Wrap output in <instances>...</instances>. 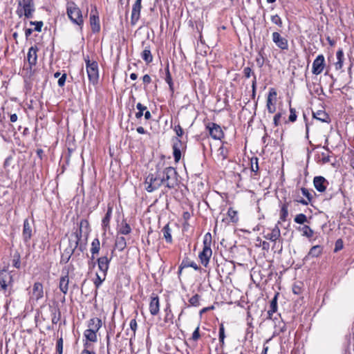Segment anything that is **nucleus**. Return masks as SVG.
Here are the masks:
<instances>
[{
  "label": "nucleus",
  "instance_id": "f257e3e1",
  "mask_svg": "<svg viewBox=\"0 0 354 354\" xmlns=\"http://www.w3.org/2000/svg\"><path fill=\"white\" fill-rule=\"evenodd\" d=\"M102 319L98 317L91 318L87 322V328L84 332L86 342H97V333L102 328Z\"/></svg>",
  "mask_w": 354,
  "mask_h": 354
},
{
  "label": "nucleus",
  "instance_id": "f03ea898",
  "mask_svg": "<svg viewBox=\"0 0 354 354\" xmlns=\"http://www.w3.org/2000/svg\"><path fill=\"white\" fill-rule=\"evenodd\" d=\"M66 12L71 21L82 28L84 23L82 11L74 2H68L67 3Z\"/></svg>",
  "mask_w": 354,
  "mask_h": 354
},
{
  "label": "nucleus",
  "instance_id": "7ed1b4c3",
  "mask_svg": "<svg viewBox=\"0 0 354 354\" xmlns=\"http://www.w3.org/2000/svg\"><path fill=\"white\" fill-rule=\"evenodd\" d=\"M162 185L168 188H174L177 185V173L174 167H166L161 174Z\"/></svg>",
  "mask_w": 354,
  "mask_h": 354
},
{
  "label": "nucleus",
  "instance_id": "20e7f679",
  "mask_svg": "<svg viewBox=\"0 0 354 354\" xmlns=\"http://www.w3.org/2000/svg\"><path fill=\"white\" fill-rule=\"evenodd\" d=\"M86 69L89 81L93 84H97L99 79L98 64L95 61H91L88 56L84 57Z\"/></svg>",
  "mask_w": 354,
  "mask_h": 354
},
{
  "label": "nucleus",
  "instance_id": "39448f33",
  "mask_svg": "<svg viewBox=\"0 0 354 354\" xmlns=\"http://www.w3.org/2000/svg\"><path fill=\"white\" fill-rule=\"evenodd\" d=\"M162 185L161 174H149L147 176L145 181V189L149 192H152L158 189Z\"/></svg>",
  "mask_w": 354,
  "mask_h": 354
},
{
  "label": "nucleus",
  "instance_id": "423d86ee",
  "mask_svg": "<svg viewBox=\"0 0 354 354\" xmlns=\"http://www.w3.org/2000/svg\"><path fill=\"white\" fill-rule=\"evenodd\" d=\"M35 11L33 0H20L17 14L19 16L24 15L26 18H31Z\"/></svg>",
  "mask_w": 354,
  "mask_h": 354
},
{
  "label": "nucleus",
  "instance_id": "0eeeda50",
  "mask_svg": "<svg viewBox=\"0 0 354 354\" xmlns=\"http://www.w3.org/2000/svg\"><path fill=\"white\" fill-rule=\"evenodd\" d=\"M277 95L276 90L273 88H270L266 102V107L270 113H273L276 111Z\"/></svg>",
  "mask_w": 354,
  "mask_h": 354
},
{
  "label": "nucleus",
  "instance_id": "6e6552de",
  "mask_svg": "<svg viewBox=\"0 0 354 354\" xmlns=\"http://www.w3.org/2000/svg\"><path fill=\"white\" fill-rule=\"evenodd\" d=\"M207 129L213 139L221 140L224 136L221 127L216 123H209L207 125Z\"/></svg>",
  "mask_w": 354,
  "mask_h": 354
},
{
  "label": "nucleus",
  "instance_id": "1a4fd4ad",
  "mask_svg": "<svg viewBox=\"0 0 354 354\" xmlns=\"http://www.w3.org/2000/svg\"><path fill=\"white\" fill-rule=\"evenodd\" d=\"M325 67V58L323 55H319L313 61L312 66V73L314 75L321 74Z\"/></svg>",
  "mask_w": 354,
  "mask_h": 354
},
{
  "label": "nucleus",
  "instance_id": "9d476101",
  "mask_svg": "<svg viewBox=\"0 0 354 354\" xmlns=\"http://www.w3.org/2000/svg\"><path fill=\"white\" fill-rule=\"evenodd\" d=\"M44 297V287L41 283H34L32 291L30 292V299L38 301Z\"/></svg>",
  "mask_w": 354,
  "mask_h": 354
},
{
  "label": "nucleus",
  "instance_id": "9b49d317",
  "mask_svg": "<svg viewBox=\"0 0 354 354\" xmlns=\"http://www.w3.org/2000/svg\"><path fill=\"white\" fill-rule=\"evenodd\" d=\"M272 41L281 50H287L288 48V40L282 37L278 32H274L272 35Z\"/></svg>",
  "mask_w": 354,
  "mask_h": 354
},
{
  "label": "nucleus",
  "instance_id": "f8f14e48",
  "mask_svg": "<svg viewBox=\"0 0 354 354\" xmlns=\"http://www.w3.org/2000/svg\"><path fill=\"white\" fill-rule=\"evenodd\" d=\"M142 0H136L132 7L131 21L132 24H136L140 19Z\"/></svg>",
  "mask_w": 354,
  "mask_h": 354
},
{
  "label": "nucleus",
  "instance_id": "ddd939ff",
  "mask_svg": "<svg viewBox=\"0 0 354 354\" xmlns=\"http://www.w3.org/2000/svg\"><path fill=\"white\" fill-rule=\"evenodd\" d=\"M12 281V276L6 270H0V290H6Z\"/></svg>",
  "mask_w": 354,
  "mask_h": 354
},
{
  "label": "nucleus",
  "instance_id": "4468645a",
  "mask_svg": "<svg viewBox=\"0 0 354 354\" xmlns=\"http://www.w3.org/2000/svg\"><path fill=\"white\" fill-rule=\"evenodd\" d=\"M281 221H279L275 226L271 229L270 232L267 233L264 237L270 241L276 242L281 236V231L279 227Z\"/></svg>",
  "mask_w": 354,
  "mask_h": 354
},
{
  "label": "nucleus",
  "instance_id": "2eb2a0df",
  "mask_svg": "<svg viewBox=\"0 0 354 354\" xmlns=\"http://www.w3.org/2000/svg\"><path fill=\"white\" fill-rule=\"evenodd\" d=\"M313 184L315 188L319 192H325L327 185H328V181L322 176H316L314 178Z\"/></svg>",
  "mask_w": 354,
  "mask_h": 354
},
{
  "label": "nucleus",
  "instance_id": "dca6fc26",
  "mask_svg": "<svg viewBox=\"0 0 354 354\" xmlns=\"http://www.w3.org/2000/svg\"><path fill=\"white\" fill-rule=\"evenodd\" d=\"M38 51V48L36 46H31L27 54V60L30 65V67L36 65L37 61V53Z\"/></svg>",
  "mask_w": 354,
  "mask_h": 354
},
{
  "label": "nucleus",
  "instance_id": "f3484780",
  "mask_svg": "<svg viewBox=\"0 0 354 354\" xmlns=\"http://www.w3.org/2000/svg\"><path fill=\"white\" fill-rule=\"evenodd\" d=\"M212 255V250L211 248H203L202 252L199 253V259L201 263L204 266H207L209 263V259Z\"/></svg>",
  "mask_w": 354,
  "mask_h": 354
},
{
  "label": "nucleus",
  "instance_id": "a211bd4d",
  "mask_svg": "<svg viewBox=\"0 0 354 354\" xmlns=\"http://www.w3.org/2000/svg\"><path fill=\"white\" fill-rule=\"evenodd\" d=\"M22 236L24 241L26 243L28 242L32 237V228L28 219H25L24 221Z\"/></svg>",
  "mask_w": 354,
  "mask_h": 354
},
{
  "label": "nucleus",
  "instance_id": "6ab92c4d",
  "mask_svg": "<svg viewBox=\"0 0 354 354\" xmlns=\"http://www.w3.org/2000/svg\"><path fill=\"white\" fill-rule=\"evenodd\" d=\"M160 310V302L157 296H152L149 303V311L152 315H156Z\"/></svg>",
  "mask_w": 354,
  "mask_h": 354
},
{
  "label": "nucleus",
  "instance_id": "aec40b11",
  "mask_svg": "<svg viewBox=\"0 0 354 354\" xmlns=\"http://www.w3.org/2000/svg\"><path fill=\"white\" fill-rule=\"evenodd\" d=\"M68 285H69V277L68 272L62 276L59 279V288L62 292L64 295L67 294L68 290Z\"/></svg>",
  "mask_w": 354,
  "mask_h": 354
},
{
  "label": "nucleus",
  "instance_id": "412c9836",
  "mask_svg": "<svg viewBox=\"0 0 354 354\" xmlns=\"http://www.w3.org/2000/svg\"><path fill=\"white\" fill-rule=\"evenodd\" d=\"M97 263L100 272L106 274L109 265V259L106 257H102L97 259Z\"/></svg>",
  "mask_w": 354,
  "mask_h": 354
},
{
  "label": "nucleus",
  "instance_id": "4be33fe9",
  "mask_svg": "<svg viewBox=\"0 0 354 354\" xmlns=\"http://www.w3.org/2000/svg\"><path fill=\"white\" fill-rule=\"evenodd\" d=\"M90 24L91 26L92 31L93 32H97L100 30L99 17L93 14L90 16Z\"/></svg>",
  "mask_w": 354,
  "mask_h": 354
},
{
  "label": "nucleus",
  "instance_id": "5701e85b",
  "mask_svg": "<svg viewBox=\"0 0 354 354\" xmlns=\"http://www.w3.org/2000/svg\"><path fill=\"white\" fill-rule=\"evenodd\" d=\"M182 143L180 140H176L173 145V155L176 162H178L181 158L180 147Z\"/></svg>",
  "mask_w": 354,
  "mask_h": 354
},
{
  "label": "nucleus",
  "instance_id": "b1692460",
  "mask_svg": "<svg viewBox=\"0 0 354 354\" xmlns=\"http://www.w3.org/2000/svg\"><path fill=\"white\" fill-rule=\"evenodd\" d=\"M313 117L317 120L323 122H330V118L328 115L323 110H319L317 112H313Z\"/></svg>",
  "mask_w": 354,
  "mask_h": 354
},
{
  "label": "nucleus",
  "instance_id": "393cba45",
  "mask_svg": "<svg viewBox=\"0 0 354 354\" xmlns=\"http://www.w3.org/2000/svg\"><path fill=\"white\" fill-rule=\"evenodd\" d=\"M228 155V149L227 147L222 145L217 150L216 156L218 160L223 161L227 158Z\"/></svg>",
  "mask_w": 354,
  "mask_h": 354
},
{
  "label": "nucleus",
  "instance_id": "a878e982",
  "mask_svg": "<svg viewBox=\"0 0 354 354\" xmlns=\"http://www.w3.org/2000/svg\"><path fill=\"white\" fill-rule=\"evenodd\" d=\"M111 214H112V207H109L107 212L102 221V226L104 230H105V231L106 230L107 228H109V223H110Z\"/></svg>",
  "mask_w": 354,
  "mask_h": 354
},
{
  "label": "nucleus",
  "instance_id": "bb28decb",
  "mask_svg": "<svg viewBox=\"0 0 354 354\" xmlns=\"http://www.w3.org/2000/svg\"><path fill=\"white\" fill-rule=\"evenodd\" d=\"M228 222L236 223L239 221L238 212L232 207H230L227 210Z\"/></svg>",
  "mask_w": 354,
  "mask_h": 354
},
{
  "label": "nucleus",
  "instance_id": "cd10ccee",
  "mask_svg": "<svg viewBox=\"0 0 354 354\" xmlns=\"http://www.w3.org/2000/svg\"><path fill=\"white\" fill-rule=\"evenodd\" d=\"M336 57L337 62H335V66L337 70H339L342 68L344 62V53L342 49L337 50Z\"/></svg>",
  "mask_w": 354,
  "mask_h": 354
},
{
  "label": "nucleus",
  "instance_id": "c85d7f7f",
  "mask_svg": "<svg viewBox=\"0 0 354 354\" xmlns=\"http://www.w3.org/2000/svg\"><path fill=\"white\" fill-rule=\"evenodd\" d=\"M115 245L118 250L122 251L127 245L125 239L123 236H118Z\"/></svg>",
  "mask_w": 354,
  "mask_h": 354
},
{
  "label": "nucleus",
  "instance_id": "c756f323",
  "mask_svg": "<svg viewBox=\"0 0 354 354\" xmlns=\"http://www.w3.org/2000/svg\"><path fill=\"white\" fill-rule=\"evenodd\" d=\"M141 57L147 64L151 63L153 60L152 55L151 53L150 50L148 48H145L144 49V50L142 53Z\"/></svg>",
  "mask_w": 354,
  "mask_h": 354
},
{
  "label": "nucleus",
  "instance_id": "7c9ffc66",
  "mask_svg": "<svg viewBox=\"0 0 354 354\" xmlns=\"http://www.w3.org/2000/svg\"><path fill=\"white\" fill-rule=\"evenodd\" d=\"M322 252V248L320 245L313 246L309 251L308 255L313 257H319Z\"/></svg>",
  "mask_w": 354,
  "mask_h": 354
},
{
  "label": "nucleus",
  "instance_id": "2f4dec72",
  "mask_svg": "<svg viewBox=\"0 0 354 354\" xmlns=\"http://www.w3.org/2000/svg\"><path fill=\"white\" fill-rule=\"evenodd\" d=\"M299 230L302 232L303 236L308 238H311L314 234L313 230L308 225H304L299 227Z\"/></svg>",
  "mask_w": 354,
  "mask_h": 354
},
{
  "label": "nucleus",
  "instance_id": "473e14b6",
  "mask_svg": "<svg viewBox=\"0 0 354 354\" xmlns=\"http://www.w3.org/2000/svg\"><path fill=\"white\" fill-rule=\"evenodd\" d=\"M100 249V243L98 239H95L91 243V252L92 255L97 254Z\"/></svg>",
  "mask_w": 354,
  "mask_h": 354
},
{
  "label": "nucleus",
  "instance_id": "72a5a7b5",
  "mask_svg": "<svg viewBox=\"0 0 354 354\" xmlns=\"http://www.w3.org/2000/svg\"><path fill=\"white\" fill-rule=\"evenodd\" d=\"M162 231L163 233L164 238L166 239V241L167 243H171L172 237H171V229L169 228V225H166L162 228Z\"/></svg>",
  "mask_w": 354,
  "mask_h": 354
},
{
  "label": "nucleus",
  "instance_id": "f704fd0d",
  "mask_svg": "<svg viewBox=\"0 0 354 354\" xmlns=\"http://www.w3.org/2000/svg\"><path fill=\"white\" fill-rule=\"evenodd\" d=\"M106 275V274L102 272L96 273V278L94 280V284L95 285L96 288H99L102 283L105 280Z\"/></svg>",
  "mask_w": 354,
  "mask_h": 354
},
{
  "label": "nucleus",
  "instance_id": "c9c22d12",
  "mask_svg": "<svg viewBox=\"0 0 354 354\" xmlns=\"http://www.w3.org/2000/svg\"><path fill=\"white\" fill-rule=\"evenodd\" d=\"M277 310V297H274V298L271 301L270 309L268 311V314L269 315V317L271 318V316L273 313H274Z\"/></svg>",
  "mask_w": 354,
  "mask_h": 354
},
{
  "label": "nucleus",
  "instance_id": "e433bc0d",
  "mask_svg": "<svg viewBox=\"0 0 354 354\" xmlns=\"http://www.w3.org/2000/svg\"><path fill=\"white\" fill-rule=\"evenodd\" d=\"M187 267H192L196 270H197L198 269V267L195 262H194V261L188 262L187 261H183V262L181 263L180 268H180L179 272H181V270L183 268H187Z\"/></svg>",
  "mask_w": 354,
  "mask_h": 354
},
{
  "label": "nucleus",
  "instance_id": "4c0bfd02",
  "mask_svg": "<svg viewBox=\"0 0 354 354\" xmlns=\"http://www.w3.org/2000/svg\"><path fill=\"white\" fill-rule=\"evenodd\" d=\"M288 215V207L287 204H283L281 206L280 211V221H285Z\"/></svg>",
  "mask_w": 354,
  "mask_h": 354
},
{
  "label": "nucleus",
  "instance_id": "58836bf2",
  "mask_svg": "<svg viewBox=\"0 0 354 354\" xmlns=\"http://www.w3.org/2000/svg\"><path fill=\"white\" fill-rule=\"evenodd\" d=\"M212 244V235L207 232L205 234L203 238V248H211Z\"/></svg>",
  "mask_w": 354,
  "mask_h": 354
},
{
  "label": "nucleus",
  "instance_id": "ea45409f",
  "mask_svg": "<svg viewBox=\"0 0 354 354\" xmlns=\"http://www.w3.org/2000/svg\"><path fill=\"white\" fill-rule=\"evenodd\" d=\"M131 229L129 224L127 223H122L119 230V232L122 234H128L131 232Z\"/></svg>",
  "mask_w": 354,
  "mask_h": 354
},
{
  "label": "nucleus",
  "instance_id": "a19ab883",
  "mask_svg": "<svg viewBox=\"0 0 354 354\" xmlns=\"http://www.w3.org/2000/svg\"><path fill=\"white\" fill-rule=\"evenodd\" d=\"M294 220L295 223L299 224H304L308 221L306 216L304 214L296 215Z\"/></svg>",
  "mask_w": 354,
  "mask_h": 354
},
{
  "label": "nucleus",
  "instance_id": "79ce46f5",
  "mask_svg": "<svg viewBox=\"0 0 354 354\" xmlns=\"http://www.w3.org/2000/svg\"><path fill=\"white\" fill-rule=\"evenodd\" d=\"M136 108L138 112L136 113V118H140L143 115V111L147 109V107L139 102L137 104Z\"/></svg>",
  "mask_w": 354,
  "mask_h": 354
},
{
  "label": "nucleus",
  "instance_id": "37998d69",
  "mask_svg": "<svg viewBox=\"0 0 354 354\" xmlns=\"http://www.w3.org/2000/svg\"><path fill=\"white\" fill-rule=\"evenodd\" d=\"M271 21L273 24H276L279 28H281L283 26L282 20L278 15L271 16Z\"/></svg>",
  "mask_w": 354,
  "mask_h": 354
},
{
  "label": "nucleus",
  "instance_id": "c03bdc74",
  "mask_svg": "<svg viewBox=\"0 0 354 354\" xmlns=\"http://www.w3.org/2000/svg\"><path fill=\"white\" fill-rule=\"evenodd\" d=\"M165 81L169 84L170 90L173 91L174 90L173 82H172L171 76L170 75V73H169V71L168 68L167 69V72H166Z\"/></svg>",
  "mask_w": 354,
  "mask_h": 354
},
{
  "label": "nucleus",
  "instance_id": "a18cd8bd",
  "mask_svg": "<svg viewBox=\"0 0 354 354\" xmlns=\"http://www.w3.org/2000/svg\"><path fill=\"white\" fill-rule=\"evenodd\" d=\"M200 297L198 295L192 296L189 299V303L192 306H199Z\"/></svg>",
  "mask_w": 354,
  "mask_h": 354
},
{
  "label": "nucleus",
  "instance_id": "49530a36",
  "mask_svg": "<svg viewBox=\"0 0 354 354\" xmlns=\"http://www.w3.org/2000/svg\"><path fill=\"white\" fill-rule=\"evenodd\" d=\"M243 74H244V76L246 77V78H250L252 75L254 77V76H256L254 73L252 72V70L251 69V68L250 67H245L243 68Z\"/></svg>",
  "mask_w": 354,
  "mask_h": 354
},
{
  "label": "nucleus",
  "instance_id": "de8ad7c7",
  "mask_svg": "<svg viewBox=\"0 0 354 354\" xmlns=\"http://www.w3.org/2000/svg\"><path fill=\"white\" fill-rule=\"evenodd\" d=\"M57 351L59 354H62L63 352V339L60 337L57 342Z\"/></svg>",
  "mask_w": 354,
  "mask_h": 354
},
{
  "label": "nucleus",
  "instance_id": "09e8293b",
  "mask_svg": "<svg viewBox=\"0 0 354 354\" xmlns=\"http://www.w3.org/2000/svg\"><path fill=\"white\" fill-rule=\"evenodd\" d=\"M30 24L35 26V30L37 32H40L41 30V28L43 26L42 21H31Z\"/></svg>",
  "mask_w": 354,
  "mask_h": 354
},
{
  "label": "nucleus",
  "instance_id": "8fccbe9b",
  "mask_svg": "<svg viewBox=\"0 0 354 354\" xmlns=\"http://www.w3.org/2000/svg\"><path fill=\"white\" fill-rule=\"evenodd\" d=\"M225 331H224V326L223 324L220 326L219 328V340L221 342L223 343L224 339H225Z\"/></svg>",
  "mask_w": 354,
  "mask_h": 354
},
{
  "label": "nucleus",
  "instance_id": "3c124183",
  "mask_svg": "<svg viewBox=\"0 0 354 354\" xmlns=\"http://www.w3.org/2000/svg\"><path fill=\"white\" fill-rule=\"evenodd\" d=\"M129 326H130L131 329L133 332V334L135 335L136 331L137 328H138V324H137L136 320L135 319H131V322H130Z\"/></svg>",
  "mask_w": 354,
  "mask_h": 354
},
{
  "label": "nucleus",
  "instance_id": "603ef678",
  "mask_svg": "<svg viewBox=\"0 0 354 354\" xmlns=\"http://www.w3.org/2000/svg\"><path fill=\"white\" fill-rule=\"evenodd\" d=\"M290 116H289V120L290 122H295L297 119V115H296V113H295V111L290 108Z\"/></svg>",
  "mask_w": 354,
  "mask_h": 354
},
{
  "label": "nucleus",
  "instance_id": "864d4df0",
  "mask_svg": "<svg viewBox=\"0 0 354 354\" xmlns=\"http://www.w3.org/2000/svg\"><path fill=\"white\" fill-rule=\"evenodd\" d=\"M84 347L85 348L82 351L80 354H96L95 352L90 351L88 350L89 344L87 342L84 344Z\"/></svg>",
  "mask_w": 354,
  "mask_h": 354
},
{
  "label": "nucleus",
  "instance_id": "5fc2aeb1",
  "mask_svg": "<svg viewBox=\"0 0 354 354\" xmlns=\"http://www.w3.org/2000/svg\"><path fill=\"white\" fill-rule=\"evenodd\" d=\"M66 74H63L58 80V82H57V84L59 86H63L65 84V82H66Z\"/></svg>",
  "mask_w": 354,
  "mask_h": 354
},
{
  "label": "nucleus",
  "instance_id": "6e6d98bb",
  "mask_svg": "<svg viewBox=\"0 0 354 354\" xmlns=\"http://www.w3.org/2000/svg\"><path fill=\"white\" fill-rule=\"evenodd\" d=\"M199 337H200L199 326H197L192 334V339H193V340L196 341L199 339Z\"/></svg>",
  "mask_w": 354,
  "mask_h": 354
},
{
  "label": "nucleus",
  "instance_id": "4d7b16f0",
  "mask_svg": "<svg viewBox=\"0 0 354 354\" xmlns=\"http://www.w3.org/2000/svg\"><path fill=\"white\" fill-rule=\"evenodd\" d=\"M281 118V114L280 113H277L274 116V120H274V124L275 126H278Z\"/></svg>",
  "mask_w": 354,
  "mask_h": 354
},
{
  "label": "nucleus",
  "instance_id": "13d9d810",
  "mask_svg": "<svg viewBox=\"0 0 354 354\" xmlns=\"http://www.w3.org/2000/svg\"><path fill=\"white\" fill-rule=\"evenodd\" d=\"M256 86H257V77H256V76H254V78H253L252 82V95L253 96L255 95Z\"/></svg>",
  "mask_w": 354,
  "mask_h": 354
},
{
  "label": "nucleus",
  "instance_id": "bf43d9fd",
  "mask_svg": "<svg viewBox=\"0 0 354 354\" xmlns=\"http://www.w3.org/2000/svg\"><path fill=\"white\" fill-rule=\"evenodd\" d=\"M175 131L178 136L181 137L183 134V129L180 127V126L178 125L175 127Z\"/></svg>",
  "mask_w": 354,
  "mask_h": 354
},
{
  "label": "nucleus",
  "instance_id": "052dcab7",
  "mask_svg": "<svg viewBox=\"0 0 354 354\" xmlns=\"http://www.w3.org/2000/svg\"><path fill=\"white\" fill-rule=\"evenodd\" d=\"M254 160H255V165H253V160H251L252 170L254 172H257L259 169L257 158H255Z\"/></svg>",
  "mask_w": 354,
  "mask_h": 354
},
{
  "label": "nucleus",
  "instance_id": "680f3d73",
  "mask_svg": "<svg viewBox=\"0 0 354 354\" xmlns=\"http://www.w3.org/2000/svg\"><path fill=\"white\" fill-rule=\"evenodd\" d=\"M142 81L145 84H149L151 81V77L149 75H145L142 77Z\"/></svg>",
  "mask_w": 354,
  "mask_h": 354
},
{
  "label": "nucleus",
  "instance_id": "e2e57ef3",
  "mask_svg": "<svg viewBox=\"0 0 354 354\" xmlns=\"http://www.w3.org/2000/svg\"><path fill=\"white\" fill-rule=\"evenodd\" d=\"M301 192H302L304 196H306L308 198V200L310 199V194H309V192H308L307 189L301 188Z\"/></svg>",
  "mask_w": 354,
  "mask_h": 354
},
{
  "label": "nucleus",
  "instance_id": "0e129e2a",
  "mask_svg": "<svg viewBox=\"0 0 354 354\" xmlns=\"http://www.w3.org/2000/svg\"><path fill=\"white\" fill-rule=\"evenodd\" d=\"M88 225V221L86 220H82L80 221V231L82 230V228L85 226L87 227Z\"/></svg>",
  "mask_w": 354,
  "mask_h": 354
},
{
  "label": "nucleus",
  "instance_id": "69168bd1",
  "mask_svg": "<svg viewBox=\"0 0 354 354\" xmlns=\"http://www.w3.org/2000/svg\"><path fill=\"white\" fill-rule=\"evenodd\" d=\"M137 132L140 134H144L146 133V131L142 127H138L136 129Z\"/></svg>",
  "mask_w": 354,
  "mask_h": 354
},
{
  "label": "nucleus",
  "instance_id": "338daca9",
  "mask_svg": "<svg viewBox=\"0 0 354 354\" xmlns=\"http://www.w3.org/2000/svg\"><path fill=\"white\" fill-rule=\"evenodd\" d=\"M10 122H15L17 120V114L14 113L10 115Z\"/></svg>",
  "mask_w": 354,
  "mask_h": 354
},
{
  "label": "nucleus",
  "instance_id": "774afa93",
  "mask_svg": "<svg viewBox=\"0 0 354 354\" xmlns=\"http://www.w3.org/2000/svg\"><path fill=\"white\" fill-rule=\"evenodd\" d=\"M144 115H145V118L146 120H149V119L151 118V113H150V111H147L145 113Z\"/></svg>",
  "mask_w": 354,
  "mask_h": 354
}]
</instances>
